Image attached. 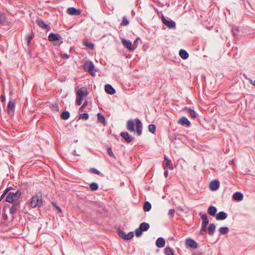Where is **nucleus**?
<instances>
[{
	"mask_svg": "<svg viewBox=\"0 0 255 255\" xmlns=\"http://www.w3.org/2000/svg\"><path fill=\"white\" fill-rule=\"evenodd\" d=\"M134 126L137 134L138 136L141 135L142 131V124L141 121L139 119L136 118L134 119V122L132 120L127 121L126 128L129 132L134 131Z\"/></svg>",
	"mask_w": 255,
	"mask_h": 255,
	"instance_id": "1",
	"label": "nucleus"
},
{
	"mask_svg": "<svg viewBox=\"0 0 255 255\" xmlns=\"http://www.w3.org/2000/svg\"><path fill=\"white\" fill-rule=\"evenodd\" d=\"M22 195L20 190H18L15 192H9L6 198V201L10 203H19L18 200Z\"/></svg>",
	"mask_w": 255,
	"mask_h": 255,
	"instance_id": "2",
	"label": "nucleus"
},
{
	"mask_svg": "<svg viewBox=\"0 0 255 255\" xmlns=\"http://www.w3.org/2000/svg\"><path fill=\"white\" fill-rule=\"evenodd\" d=\"M43 203V199L41 193H38L33 196L30 203V206L32 208L40 207Z\"/></svg>",
	"mask_w": 255,
	"mask_h": 255,
	"instance_id": "3",
	"label": "nucleus"
},
{
	"mask_svg": "<svg viewBox=\"0 0 255 255\" xmlns=\"http://www.w3.org/2000/svg\"><path fill=\"white\" fill-rule=\"evenodd\" d=\"M84 69L89 72L92 76H95V66L92 61L86 62L83 65Z\"/></svg>",
	"mask_w": 255,
	"mask_h": 255,
	"instance_id": "4",
	"label": "nucleus"
},
{
	"mask_svg": "<svg viewBox=\"0 0 255 255\" xmlns=\"http://www.w3.org/2000/svg\"><path fill=\"white\" fill-rule=\"evenodd\" d=\"M139 38H137L133 44H132L130 40H126L124 38L122 39V42L123 45L125 46V47L127 48L130 51H132L136 47V46L135 45V42Z\"/></svg>",
	"mask_w": 255,
	"mask_h": 255,
	"instance_id": "5",
	"label": "nucleus"
},
{
	"mask_svg": "<svg viewBox=\"0 0 255 255\" xmlns=\"http://www.w3.org/2000/svg\"><path fill=\"white\" fill-rule=\"evenodd\" d=\"M161 19L163 23L168 28L172 29L175 28L176 23L173 20L170 19V18H165L163 15H162Z\"/></svg>",
	"mask_w": 255,
	"mask_h": 255,
	"instance_id": "6",
	"label": "nucleus"
},
{
	"mask_svg": "<svg viewBox=\"0 0 255 255\" xmlns=\"http://www.w3.org/2000/svg\"><path fill=\"white\" fill-rule=\"evenodd\" d=\"M48 40L50 41H60V43L59 45H60L61 43L63 42V38L61 36L57 33H51L49 34L48 36Z\"/></svg>",
	"mask_w": 255,
	"mask_h": 255,
	"instance_id": "7",
	"label": "nucleus"
},
{
	"mask_svg": "<svg viewBox=\"0 0 255 255\" xmlns=\"http://www.w3.org/2000/svg\"><path fill=\"white\" fill-rule=\"evenodd\" d=\"M14 110H15V103L11 101H9L8 105H7V113L9 115L12 116L14 115Z\"/></svg>",
	"mask_w": 255,
	"mask_h": 255,
	"instance_id": "8",
	"label": "nucleus"
},
{
	"mask_svg": "<svg viewBox=\"0 0 255 255\" xmlns=\"http://www.w3.org/2000/svg\"><path fill=\"white\" fill-rule=\"evenodd\" d=\"M120 135L128 143L131 142L133 139V137L126 131L121 132Z\"/></svg>",
	"mask_w": 255,
	"mask_h": 255,
	"instance_id": "9",
	"label": "nucleus"
},
{
	"mask_svg": "<svg viewBox=\"0 0 255 255\" xmlns=\"http://www.w3.org/2000/svg\"><path fill=\"white\" fill-rule=\"evenodd\" d=\"M36 21L39 26L42 29H45L47 31L50 30V26L47 24L45 23L42 20L38 19Z\"/></svg>",
	"mask_w": 255,
	"mask_h": 255,
	"instance_id": "10",
	"label": "nucleus"
},
{
	"mask_svg": "<svg viewBox=\"0 0 255 255\" xmlns=\"http://www.w3.org/2000/svg\"><path fill=\"white\" fill-rule=\"evenodd\" d=\"M185 243L187 246L192 249H196L198 247L197 243L194 240L190 238L187 239Z\"/></svg>",
	"mask_w": 255,
	"mask_h": 255,
	"instance_id": "11",
	"label": "nucleus"
},
{
	"mask_svg": "<svg viewBox=\"0 0 255 255\" xmlns=\"http://www.w3.org/2000/svg\"><path fill=\"white\" fill-rule=\"evenodd\" d=\"M67 13L71 15H79L81 13V11L75 7H69L67 9Z\"/></svg>",
	"mask_w": 255,
	"mask_h": 255,
	"instance_id": "12",
	"label": "nucleus"
},
{
	"mask_svg": "<svg viewBox=\"0 0 255 255\" xmlns=\"http://www.w3.org/2000/svg\"><path fill=\"white\" fill-rule=\"evenodd\" d=\"M219 182L216 180L212 181L209 185V188L212 191L217 190L219 188Z\"/></svg>",
	"mask_w": 255,
	"mask_h": 255,
	"instance_id": "13",
	"label": "nucleus"
},
{
	"mask_svg": "<svg viewBox=\"0 0 255 255\" xmlns=\"http://www.w3.org/2000/svg\"><path fill=\"white\" fill-rule=\"evenodd\" d=\"M178 123L181 126L189 127L190 125V122L185 117H182L179 119Z\"/></svg>",
	"mask_w": 255,
	"mask_h": 255,
	"instance_id": "14",
	"label": "nucleus"
},
{
	"mask_svg": "<svg viewBox=\"0 0 255 255\" xmlns=\"http://www.w3.org/2000/svg\"><path fill=\"white\" fill-rule=\"evenodd\" d=\"M88 94L87 89L86 87H83L80 88L77 91V95L82 97H86Z\"/></svg>",
	"mask_w": 255,
	"mask_h": 255,
	"instance_id": "15",
	"label": "nucleus"
},
{
	"mask_svg": "<svg viewBox=\"0 0 255 255\" xmlns=\"http://www.w3.org/2000/svg\"><path fill=\"white\" fill-rule=\"evenodd\" d=\"M106 92L110 95H113L116 93L115 89L110 84H106L105 86Z\"/></svg>",
	"mask_w": 255,
	"mask_h": 255,
	"instance_id": "16",
	"label": "nucleus"
},
{
	"mask_svg": "<svg viewBox=\"0 0 255 255\" xmlns=\"http://www.w3.org/2000/svg\"><path fill=\"white\" fill-rule=\"evenodd\" d=\"M228 214L224 211L219 212L216 216L217 220H223L227 218Z\"/></svg>",
	"mask_w": 255,
	"mask_h": 255,
	"instance_id": "17",
	"label": "nucleus"
},
{
	"mask_svg": "<svg viewBox=\"0 0 255 255\" xmlns=\"http://www.w3.org/2000/svg\"><path fill=\"white\" fill-rule=\"evenodd\" d=\"M155 244L159 248H163L165 245V240L162 237H159L156 241Z\"/></svg>",
	"mask_w": 255,
	"mask_h": 255,
	"instance_id": "18",
	"label": "nucleus"
},
{
	"mask_svg": "<svg viewBox=\"0 0 255 255\" xmlns=\"http://www.w3.org/2000/svg\"><path fill=\"white\" fill-rule=\"evenodd\" d=\"M216 229V226L214 223H211L209 224V227L207 229V232L210 236H212L215 233Z\"/></svg>",
	"mask_w": 255,
	"mask_h": 255,
	"instance_id": "19",
	"label": "nucleus"
},
{
	"mask_svg": "<svg viewBox=\"0 0 255 255\" xmlns=\"http://www.w3.org/2000/svg\"><path fill=\"white\" fill-rule=\"evenodd\" d=\"M232 197L234 200L240 201L243 199L244 195L240 192H236L233 195Z\"/></svg>",
	"mask_w": 255,
	"mask_h": 255,
	"instance_id": "20",
	"label": "nucleus"
},
{
	"mask_svg": "<svg viewBox=\"0 0 255 255\" xmlns=\"http://www.w3.org/2000/svg\"><path fill=\"white\" fill-rule=\"evenodd\" d=\"M208 213L212 216H216V213L217 211V208L214 206H210L208 208Z\"/></svg>",
	"mask_w": 255,
	"mask_h": 255,
	"instance_id": "21",
	"label": "nucleus"
},
{
	"mask_svg": "<svg viewBox=\"0 0 255 255\" xmlns=\"http://www.w3.org/2000/svg\"><path fill=\"white\" fill-rule=\"evenodd\" d=\"M179 56L183 59H186L189 57V54L188 52L184 50V49H181L180 50L179 52Z\"/></svg>",
	"mask_w": 255,
	"mask_h": 255,
	"instance_id": "22",
	"label": "nucleus"
},
{
	"mask_svg": "<svg viewBox=\"0 0 255 255\" xmlns=\"http://www.w3.org/2000/svg\"><path fill=\"white\" fill-rule=\"evenodd\" d=\"M7 21L6 14L0 11V24H4Z\"/></svg>",
	"mask_w": 255,
	"mask_h": 255,
	"instance_id": "23",
	"label": "nucleus"
},
{
	"mask_svg": "<svg viewBox=\"0 0 255 255\" xmlns=\"http://www.w3.org/2000/svg\"><path fill=\"white\" fill-rule=\"evenodd\" d=\"M19 206V203H13L9 209V212L11 214H14L16 212L17 207Z\"/></svg>",
	"mask_w": 255,
	"mask_h": 255,
	"instance_id": "24",
	"label": "nucleus"
},
{
	"mask_svg": "<svg viewBox=\"0 0 255 255\" xmlns=\"http://www.w3.org/2000/svg\"><path fill=\"white\" fill-rule=\"evenodd\" d=\"M149 224L146 222H142L139 225V228L143 231H146L148 230L149 228Z\"/></svg>",
	"mask_w": 255,
	"mask_h": 255,
	"instance_id": "25",
	"label": "nucleus"
},
{
	"mask_svg": "<svg viewBox=\"0 0 255 255\" xmlns=\"http://www.w3.org/2000/svg\"><path fill=\"white\" fill-rule=\"evenodd\" d=\"M151 208V205L148 201L145 202L143 205V210L145 212H148L150 210Z\"/></svg>",
	"mask_w": 255,
	"mask_h": 255,
	"instance_id": "26",
	"label": "nucleus"
},
{
	"mask_svg": "<svg viewBox=\"0 0 255 255\" xmlns=\"http://www.w3.org/2000/svg\"><path fill=\"white\" fill-rule=\"evenodd\" d=\"M97 117L98 121L101 122V123L104 124V125H106V121H105V117L101 114V113H98L97 114Z\"/></svg>",
	"mask_w": 255,
	"mask_h": 255,
	"instance_id": "27",
	"label": "nucleus"
},
{
	"mask_svg": "<svg viewBox=\"0 0 255 255\" xmlns=\"http://www.w3.org/2000/svg\"><path fill=\"white\" fill-rule=\"evenodd\" d=\"M188 112L191 118H194V119H195L196 118H197L198 115H197V113L194 110H193L190 108H188Z\"/></svg>",
	"mask_w": 255,
	"mask_h": 255,
	"instance_id": "28",
	"label": "nucleus"
},
{
	"mask_svg": "<svg viewBox=\"0 0 255 255\" xmlns=\"http://www.w3.org/2000/svg\"><path fill=\"white\" fill-rule=\"evenodd\" d=\"M166 168L173 169V167L171 160H167V161L165 162V163L164 165V168L166 169Z\"/></svg>",
	"mask_w": 255,
	"mask_h": 255,
	"instance_id": "29",
	"label": "nucleus"
},
{
	"mask_svg": "<svg viewBox=\"0 0 255 255\" xmlns=\"http://www.w3.org/2000/svg\"><path fill=\"white\" fill-rule=\"evenodd\" d=\"M229 231V228L227 227H222L219 229L220 233L222 235L227 234Z\"/></svg>",
	"mask_w": 255,
	"mask_h": 255,
	"instance_id": "30",
	"label": "nucleus"
},
{
	"mask_svg": "<svg viewBox=\"0 0 255 255\" xmlns=\"http://www.w3.org/2000/svg\"><path fill=\"white\" fill-rule=\"evenodd\" d=\"M164 251L165 255H174L173 251L170 247H166Z\"/></svg>",
	"mask_w": 255,
	"mask_h": 255,
	"instance_id": "31",
	"label": "nucleus"
},
{
	"mask_svg": "<svg viewBox=\"0 0 255 255\" xmlns=\"http://www.w3.org/2000/svg\"><path fill=\"white\" fill-rule=\"evenodd\" d=\"M208 224H202L201 223V228L200 231V234L201 235H204V232H206L207 231V226Z\"/></svg>",
	"mask_w": 255,
	"mask_h": 255,
	"instance_id": "32",
	"label": "nucleus"
},
{
	"mask_svg": "<svg viewBox=\"0 0 255 255\" xmlns=\"http://www.w3.org/2000/svg\"><path fill=\"white\" fill-rule=\"evenodd\" d=\"M202 224H209V221L206 214H202L201 216Z\"/></svg>",
	"mask_w": 255,
	"mask_h": 255,
	"instance_id": "33",
	"label": "nucleus"
},
{
	"mask_svg": "<svg viewBox=\"0 0 255 255\" xmlns=\"http://www.w3.org/2000/svg\"><path fill=\"white\" fill-rule=\"evenodd\" d=\"M70 117V113L68 111H64L61 114V117L63 120H67Z\"/></svg>",
	"mask_w": 255,
	"mask_h": 255,
	"instance_id": "34",
	"label": "nucleus"
},
{
	"mask_svg": "<svg viewBox=\"0 0 255 255\" xmlns=\"http://www.w3.org/2000/svg\"><path fill=\"white\" fill-rule=\"evenodd\" d=\"M148 130L152 133H155L156 130V126L154 124H150L148 126Z\"/></svg>",
	"mask_w": 255,
	"mask_h": 255,
	"instance_id": "35",
	"label": "nucleus"
},
{
	"mask_svg": "<svg viewBox=\"0 0 255 255\" xmlns=\"http://www.w3.org/2000/svg\"><path fill=\"white\" fill-rule=\"evenodd\" d=\"M13 188L11 187H7L5 190V191L3 192V193L2 194V195L0 196V201H1L4 197L6 195V194L8 192L10 191L11 190H13Z\"/></svg>",
	"mask_w": 255,
	"mask_h": 255,
	"instance_id": "36",
	"label": "nucleus"
},
{
	"mask_svg": "<svg viewBox=\"0 0 255 255\" xmlns=\"http://www.w3.org/2000/svg\"><path fill=\"white\" fill-rule=\"evenodd\" d=\"M90 187L92 191H96L98 189V185L95 182L91 183Z\"/></svg>",
	"mask_w": 255,
	"mask_h": 255,
	"instance_id": "37",
	"label": "nucleus"
},
{
	"mask_svg": "<svg viewBox=\"0 0 255 255\" xmlns=\"http://www.w3.org/2000/svg\"><path fill=\"white\" fill-rule=\"evenodd\" d=\"M83 99V97L77 95V97H76V105H77L78 106L81 105L82 104V101Z\"/></svg>",
	"mask_w": 255,
	"mask_h": 255,
	"instance_id": "38",
	"label": "nucleus"
},
{
	"mask_svg": "<svg viewBox=\"0 0 255 255\" xmlns=\"http://www.w3.org/2000/svg\"><path fill=\"white\" fill-rule=\"evenodd\" d=\"M118 235L121 238L125 240V238L126 237L127 234L125 232L122 230H119Z\"/></svg>",
	"mask_w": 255,
	"mask_h": 255,
	"instance_id": "39",
	"label": "nucleus"
},
{
	"mask_svg": "<svg viewBox=\"0 0 255 255\" xmlns=\"http://www.w3.org/2000/svg\"><path fill=\"white\" fill-rule=\"evenodd\" d=\"M89 118V115L87 113L81 114L79 116V119L87 120Z\"/></svg>",
	"mask_w": 255,
	"mask_h": 255,
	"instance_id": "40",
	"label": "nucleus"
},
{
	"mask_svg": "<svg viewBox=\"0 0 255 255\" xmlns=\"http://www.w3.org/2000/svg\"><path fill=\"white\" fill-rule=\"evenodd\" d=\"M143 231L139 227L135 231V236L137 237H140L142 234Z\"/></svg>",
	"mask_w": 255,
	"mask_h": 255,
	"instance_id": "41",
	"label": "nucleus"
},
{
	"mask_svg": "<svg viewBox=\"0 0 255 255\" xmlns=\"http://www.w3.org/2000/svg\"><path fill=\"white\" fill-rule=\"evenodd\" d=\"M134 234L133 232H129L125 238V240H129L132 239L133 237Z\"/></svg>",
	"mask_w": 255,
	"mask_h": 255,
	"instance_id": "42",
	"label": "nucleus"
},
{
	"mask_svg": "<svg viewBox=\"0 0 255 255\" xmlns=\"http://www.w3.org/2000/svg\"><path fill=\"white\" fill-rule=\"evenodd\" d=\"M129 24V21L125 17H124L123 19V20L121 23V25L126 26L128 25Z\"/></svg>",
	"mask_w": 255,
	"mask_h": 255,
	"instance_id": "43",
	"label": "nucleus"
},
{
	"mask_svg": "<svg viewBox=\"0 0 255 255\" xmlns=\"http://www.w3.org/2000/svg\"><path fill=\"white\" fill-rule=\"evenodd\" d=\"M107 151L108 152V154L110 155V156L115 158V155L112 151V148L111 147H108Z\"/></svg>",
	"mask_w": 255,
	"mask_h": 255,
	"instance_id": "44",
	"label": "nucleus"
},
{
	"mask_svg": "<svg viewBox=\"0 0 255 255\" xmlns=\"http://www.w3.org/2000/svg\"><path fill=\"white\" fill-rule=\"evenodd\" d=\"M88 104V102L87 100H85L84 102V103L83 104V105H82V106L80 108V111H83V109L86 107L87 106Z\"/></svg>",
	"mask_w": 255,
	"mask_h": 255,
	"instance_id": "45",
	"label": "nucleus"
},
{
	"mask_svg": "<svg viewBox=\"0 0 255 255\" xmlns=\"http://www.w3.org/2000/svg\"><path fill=\"white\" fill-rule=\"evenodd\" d=\"M26 37H27V44L29 45V43L31 42V40L33 38V36L32 35H30L29 34H28L26 35Z\"/></svg>",
	"mask_w": 255,
	"mask_h": 255,
	"instance_id": "46",
	"label": "nucleus"
},
{
	"mask_svg": "<svg viewBox=\"0 0 255 255\" xmlns=\"http://www.w3.org/2000/svg\"><path fill=\"white\" fill-rule=\"evenodd\" d=\"M90 170L93 173H94V174L99 175L100 173V172L98 169L94 168H91Z\"/></svg>",
	"mask_w": 255,
	"mask_h": 255,
	"instance_id": "47",
	"label": "nucleus"
},
{
	"mask_svg": "<svg viewBox=\"0 0 255 255\" xmlns=\"http://www.w3.org/2000/svg\"><path fill=\"white\" fill-rule=\"evenodd\" d=\"M53 206L55 207V208L58 211L59 213H62V210L61 208L58 206L56 203H52Z\"/></svg>",
	"mask_w": 255,
	"mask_h": 255,
	"instance_id": "48",
	"label": "nucleus"
},
{
	"mask_svg": "<svg viewBox=\"0 0 255 255\" xmlns=\"http://www.w3.org/2000/svg\"><path fill=\"white\" fill-rule=\"evenodd\" d=\"M175 212L174 209H170L168 212V215L171 216V217H172L174 215V213Z\"/></svg>",
	"mask_w": 255,
	"mask_h": 255,
	"instance_id": "49",
	"label": "nucleus"
},
{
	"mask_svg": "<svg viewBox=\"0 0 255 255\" xmlns=\"http://www.w3.org/2000/svg\"><path fill=\"white\" fill-rule=\"evenodd\" d=\"M87 45L91 49H93L94 47V45L93 43H91V42H90V43H87Z\"/></svg>",
	"mask_w": 255,
	"mask_h": 255,
	"instance_id": "50",
	"label": "nucleus"
},
{
	"mask_svg": "<svg viewBox=\"0 0 255 255\" xmlns=\"http://www.w3.org/2000/svg\"><path fill=\"white\" fill-rule=\"evenodd\" d=\"M0 98L1 102H4L5 100V97L4 95H1Z\"/></svg>",
	"mask_w": 255,
	"mask_h": 255,
	"instance_id": "51",
	"label": "nucleus"
},
{
	"mask_svg": "<svg viewBox=\"0 0 255 255\" xmlns=\"http://www.w3.org/2000/svg\"><path fill=\"white\" fill-rule=\"evenodd\" d=\"M164 175L165 177H167L168 175V171L167 169H165V171L164 172Z\"/></svg>",
	"mask_w": 255,
	"mask_h": 255,
	"instance_id": "52",
	"label": "nucleus"
},
{
	"mask_svg": "<svg viewBox=\"0 0 255 255\" xmlns=\"http://www.w3.org/2000/svg\"><path fill=\"white\" fill-rule=\"evenodd\" d=\"M72 154L73 155H76V156H79L80 155L77 154L76 153V150L75 149H74L72 152Z\"/></svg>",
	"mask_w": 255,
	"mask_h": 255,
	"instance_id": "53",
	"label": "nucleus"
},
{
	"mask_svg": "<svg viewBox=\"0 0 255 255\" xmlns=\"http://www.w3.org/2000/svg\"><path fill=\"white\" fill-rule=\"evenodd\" d=\"M63 57L66 58H69V55L67 54H64Z\"/></svg>",
	"mask_w": 255,
	"mask_h": 255,
	"instance_id": "54",
	"label": "nucleus"
},
{
	"mask_svg": "<svg viewBox=\"0 0 255 255\" xmlns=\"http://www.w3.org/2000/svg\"><path fill=\"white\" fill-rule=\"evenodd\" d=\"M164 160H165V161L166 162V161H167V160H170V159H168L166 155H165L164 156Z\"/></svg>",
	"mask_w": 255,
	"mask_h": 255,
	"instance_id": "55",
	"label": "nucleus"
},
{
	"mask_svg": "<svg viewBox=\"0 0 255 255\" xmlns=\"http://www.w3.org/2000/svg\"><path fill=\"white\" fill-rule=\"evenodd\" d=\"M176 138L175 137H172L171 138V140H172V141H173L174 140L176 139Z\"/></svg>",
	"mask_w": 255,
	"mask_h": 255,
	"instance_id": "56",
	"label": "nucleus"
},
{
	"mask_svg": "<svg viewBox=\"0 0 255 255\" xmlns=\"http://www.w3.org/2000/svg\"><path fill=\"white\" fill-rule=\"evenodd\" d=\"M252 84L255 86V80L252 82Z\"/></svg>",
	"mask_w": 255,
	"mask_h": 255,
	"instance_id": "57",
	"label": "nucleus"
},
{
	"mask_svg": "<svg viewBox=\"0 0 255 255\" xmlns=\"http://www.w3.org/2000/svg\"><path fill=\"white\" fill-rule=\"evenodd\" d=\"M193 255H200L199 253L194 254Z\"/></svg>",
	"mask_w": 255,
	"mask_h": 255,
	"instance_id": "58",
	"label": "nucleus"
}]
</instances>
